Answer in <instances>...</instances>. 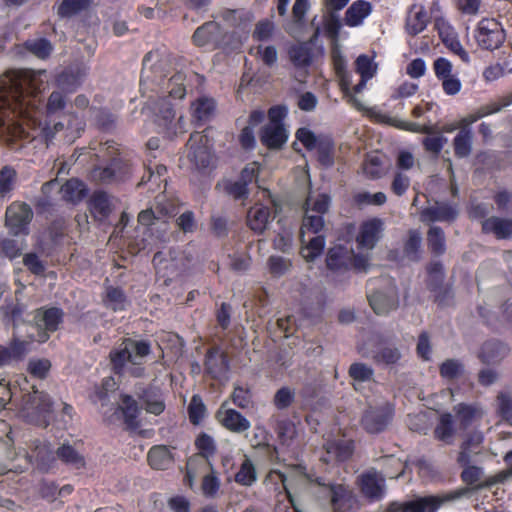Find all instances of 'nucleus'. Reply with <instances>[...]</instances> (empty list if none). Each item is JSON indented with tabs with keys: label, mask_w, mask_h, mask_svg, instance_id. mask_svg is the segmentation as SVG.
Returning <instances> with one entry per match:
<instances>
[{
	"label": "nucleus",
	"mask_w": 512,
	"mask_h": 512,
	"mask_svg": "<svg viewBox=\"0 0 512 512\" xmlns=\"http://www.w3.org/2000/svg\"><path fill=\"white\" fill-rule=\"evenodd\" d=\"M48 75L45 70H13L1 79L0 87V138L8 144L18 140L43 138L48 141L59 131L72 141L79 137L84 122L76 114H67V123L57 122L53 128L38 124V104L46 89Z\"/></svg>",
	"instance_id": "1"
},
{
	"label": "nucleus",
	"mask_w": 512,
	"mask_h": 512,
	"mask_svg": "<svg viewBox=\"0 0 512 512\" xmlns=\"http://www.w3.org/2000/svg\"><path fill=\"white\" fill-rule=\"evenodd\" d=\"M16 383L23 393L19 405V414L27 422L38 426H47L53 412V402L48 394L38 391L34 386L29 390L28 380L21 376Z\"/></svg>",
	"instance_id": "2"
},
{
	"label": "nucleus",
	"mask_w": 512,
	"mask_h": 512,
	"mask_svg": "<svg viewBox=\"0 0 512 512\" xmlns=\"http://www.w3.org/2000/svg\"><path fill=\"white\" fill-rule=\"evenodd\" d=\"M149 353V343L126 339L110 352V359L117 373H129L134 377H141L144 375L142 365Z\"/></svg>",
	"instance_id": "3"
},
{
	"label": "nucleus",
	"mask_w": 512,
	"mask_h": 512,
	"mask_svg": "<svg viewBox=\"0 0 512 512\" xmlns=\"http://www.w3.org/2000/svg\"><path fill=\"white\" fill-rule=\"evenodd\" d=\"M156 54L152 52L146 54L143 59L142 81L143 82H157L162 85L171 97L182 99L186 94V89L183 84L184 76L181 73L175 74L168 81L163 82L164 75L162 74L163 62L153 61Z\"/></svg>",
	"instance_id": "4"
},
{
	"label": "nucleus",
	"mask_w": 512,
	"mask_h": 512,
	"mask_svg": "<svg viewBox=\"0 0 512 512\" xmlns=\"http://www.w3.org/2000/svg\"><path fill=\"white\" fill-rule=\"evenodd\" d=\"M287 110L285 107L276 106L268 111L269 122L263 128L261 142L270 149L280 148L288 139V132L283 124Z\"/></svg>",
	"instance_id": "5"
},
{
	"label": "nucleus",
	"mask_w": 512,
	"mask_h": 512,
	"mask_svg": "<svg viewBox=\"0 0 512 512\" xmlns=\"http://www.w3.org/2000/svg\"><path fill=\"white\" fill-rule=\"evenodd\" d=\"M326 263L332 271L353 268L357 272H365L369 267V257L367 255H356L351 249L338 245L329 249Z\"/></svg>",
	"instance_id": "6"
},
{
	"label": "nucleus",
	"mask_w": 512,
	"mask_h": 512,
	"mask_svg": "<svg viewBox=\"0 0 512 512\" xmlns=\"http://www.w3.org/2000/svg\"><path fill=\"white\" fill-rule=\"evenodd\" d=\"M471 492L468 488L454 491L416 497L404 503V512H437L446 503L456 501Z\"/></svg>",
	"instance_id": "7"
},
{
	"label": "nucleus",
	"mask_w": 512,
	"mask_h": 512,
	"mask_svg": "<svg viewBox=\"0 0 512 512\" xmlns=\"http://www.w3.org/2000/svg\"><path fill=\"white\" fill-rule=\"evenodd\" d=\"M190 162L198 170L212 168L215 164V157L210 151L209 139L201 133L191 134L187 143Z\"/></svg>",
	"instance_id": "8"
},
{
	"label": "nucleus",
	"mask_w": 512,
	"mask_h": 512,
	"mask_svg": "<svg viewBox=\"0 0 512 512\" xmlns=\"http://www.w3.org/2000/svg\"><path fill=\"white\" fill-rule=\"evenodd\" d=\"M475 39L486 50L499 48L505 40V33L495 19H482L477 26Z\"/></svg>",
	"instance_id": "9"
},
{
	"label": "nucleus",
	"mask_w": 512,
	"mask_h": 512,
	"mask_svg": "<svg viewBox=\"0 0 512 512\" xmlns=\"http://www.w3.org/2000/svg\"><path fill=\"white\" fill-rule=\"evenodd\" d=\"M63 313L58 308L38 309L35 312L34 321L37 335L31 334L32 341L45 342L50 332L58 329L59 324L62 322ZM34 328V326H32Z\"/></svg>",
	"instance_id": "10"
},
{
	"label": "nucleus",
	"mask_w": 512,
	"mask_h": 512,
	"mask_svg": "<svg viewBox=\"0 0 512 512\" xmlns=\"http://www.w3.org/2000/svg\"><path fill=\"white\" fill-rule=\"evenodd\" d=\"M273 476H276L281 481L289 502L294 507L295 511L299 512L295 505L290 487L302 489L305 488L308 483L314 482V479L309 474H307L305 468L301 466L293 468L290 479H288V477L283 472L277 470L270 473V477ZM315 482L320 486L325 485L322 481H320V479H316Z\"/></svg>",
	"instance_id": "11"
},
{
	"label": "nucleus",
	"mask_w": 512,
	"mask_h": 512,
	"mask_svg": "<svg viewBox=\"0 0 512 512\" xmlns=\"http://www.w3.org/2000/svg\"><path fill=\"white\" fill-rule=\"evenodd\" d=\"M384 222L379 218H371L363 221L356 235V243L359 249L372 250L382 237Z\"/></svg>",
	"instance_id": "12"
},
{
	"label": "nucleus",
	"mask_w": 512,
	"mask_h": 512,
	"mask_svg": "<svg viewBox=\"0 0 512 512\" xmlns=\"http://www.w3.org/2000/svg\"><path fill=\"white\" fill-rule=\"evenodd\" d=\"M362 494L371 501L380 500L386 492L385 477L376 470H369L358 478Z\"/></svg>",
	"instance_id": "13"
},
{
	"label": "nucleus",
	"mask_w": 512,
	"mask_h": 512,
	"mask_svg": "<svg viewBox=\"0 0 512 512\" xmlns=\"http://www.w3.org/2000/svg\"><path fill=\"white\" fill-rule=\"evenodd\" d=\"M392 415L393 409L390 405L369 408L362 417V425L368 433H380L387 427Z\"/></svg>",
	"instance_id": "14"
},
{
	"label": "nucleus",
	"mask_w": 512,
	"mask_h": 512,
	"mask_svg": "<svg viewBox=\"0 0 512 512\" xmlns=\"http://www.w3.org/2000/svg\"><path fill=\"white\" fill-rule=\"evenodd\" d=\"M32 210L24 203H12L6 210V225L14 235L26 233Z\"/></svg>",
	"instance_id": "15"
},
{
	"label": "nucleus",
	"mask_w": 512,
	"mask_h": 512,
	"mask_svg": "<svg viewBox=\"0 0 512 512\" xmlns=\"http://www.w3.org/2000/svg\"><path fill=\"white\" fill-rule=\"evenodd\" d=\"M227 403L224 402L216 412V419L227 430L233 433H242L247 431L250 427V421L244 417L240 412L228 408Z\"/></svg>",
	"instance_id": "16"
},
{
	"label": "nucleus",
	"mask_w": 512,
	"mask_h": 512,
	"mask_svg": "<svg viewBox=\"0 0 512 512\" xmlns=\"http://www.w3.org/2000/svg\"><path fill=\"white\" fill-rule=\"evenodd\" d=\"M69 75L62 73L57 78L58 90H54L48 97L46 103V113L48 115H57L62 112L67 105V94L75 90V87L68 86Z\"/></svg>",
	"instance_id": "17"
},
{
	"label": "nucleus",
	"mask_w": 512,
	"mask_h": 512,
	"mask_svg": "<svg viewBox=\"0 0 512 512\" xmlns=\"http://www.w3.org/2000/svg\"><path fill=\"white\" fill-rule=\"evenodd\" d=\"M196 447L200 451L201 455L190 458L187 463V474L186 477L189 484L192 485L193 480L196 477L194 467L200 463L203 466H207L209 463L207 457L213 455L215 452V442L212 437L207 434H202L196 439Z\"/></svg>",
	"instance_id": "18"
},
{
	"label": "nucleus",
	"mask_w": 512,
	"mask_h": 512,
	"mask_svg": "<svg viewBox=\"0 0 512 512\" xmlns=\"http://www.w3.org/2000/svg\"><path fill=\"white\" fill-rule=\"evenodd\" d=\"M435 26L445 46L462 61L469 62V54L462 47L454 28L443 18L436 19Z\"/></svg>",
	"instance_id": "19"
},
{
	"label": "nucleus",
	"mask_w": 512,
	"mask_h": 512,
	"mask_svg": "<svg viewBox=\"0 0 512 512\" xmlns=\"http://www.w3.org/2000/svg\"><path fill=\"white\" fill-rule=\"evenodd\" d=\"M369 303L376 314H388L399 305L397 289L390 286L386 291H377L369 296Z\"/></svg>",
	"instance_id": "20"
},
{
	"label": "nucleus",
	"mask_w": 512,
	"mask_h": 512,
	"mask_svg": "<svg viewBox=\"0 0 512 512\" xmlns=\"http://www.w3.org/2000/svg\"><path fill=\"white\" fill-rule=\"evenodd\" d=\"M126 170L121 159H113L109 165L95 167L91 171V179L97 183H113L121 180Z\"/></svg>",
	"instance_id": "21"
},
{
	"label": "nucleus",
	"mask_w": 512,
	"mask_h": 512,
	"mask_svg": "<svg viewBox=\"0 0 512 512\" xmlns=\"http://www.w3.org/2000/svg\"><path fill=\"white\" fill-rule=\"evenodd\" d=\"M28 352L29 342L14 335L9 345L0 344V367L22 360Z\"/></svg>",
	"instance_id": "22"
},
{
	"label": "nucleus",
	"mask_w": 512,
	"mask_h": 512,
	"mask_svg": "<svg viewBox=\"0 0 512 512\" xmlns=\"http://www.w3.org/2000/svg\"><path fill=\"white\" fill-rule=\"evenodd\" d=\"M88 209L95 220L104 221L113 210L112 199L107 193L96 191L88 201Z\"/></svg>",
	"instance_id": "23"
},
{
	"label": "nucleus",
	"mask_w": 512,
	"mask_h": 512,
	"mask_svg": "<svg viewBox=\"0 0 512 512\" xmlns=\"http://www.w3.org/2000/svg\"><path fill=\"white\" fill-rule=\"evenodd\" d=\"M327 456L323 458L325 462L344 461L353 453L354 445L349 439L341 438L337 440H328L325 444Z\"/></svg>",
	"instance_id": "24"
},
{
	"label": "nucleus",
	"mask_w": 512,
	"mask_h": 512,
	"mask_svg": "<svg viewBox=\"0 0 512 512\" xmlns=\"http://www.w3.org/2000/svg\"><path fill=\"white\" fill-rule=\"evenodd\" d=\"M457 216V210L455 207L447 203L436 202L434 205L425 208L421 212V220L423 222H444L452 221Z\"/></svg>",
	"instance_id": "25"
},
{
	"label": "nucleus",
	"mask_w": 512,
	"mask_h": 512,
	"mask_svg": "<svg viewBox=\"0 0 512 512\" xmlns=\"http://www.w3.org/2000/svg\"><path fill=\"white\" fill-rule=\"evenodd\" d=\"M52 452L49 446L46 444H39L36 446L35 450L33 451V454L27 455L25 454L23 457H17L18 460H21L23 463L18 464L17 466H14L13 468H10L9 470H15L23 471L28 468L30 464L33 463V460L36 462V465L39 468H44L51 458Z\"/></svg>",
	"instance_id": "26"
},
{
	"label": "nucleus",
	"mask_w": 512,
	"mask_h": 512,
	"mask_svg": "<svg viewBox=\"0 0 512 512\" xmlns=\"http://www.w3.org/2000/svg\"><path fill=\"white\" fill-rule=\"evenodd\" d=\"M257 479L258 474L253 461L247 455H243L234 475L235 482L241 486L251 487Z\"/></svg>",
	"instance_id": "27"
},
{
	"label": "nucleus",
	"mask_w": 512,
	"mask_h": 512,
	"mask_svg": "<svg viewBox=\"0 0 512 512\" xmlns=\"http://www.w3.org/2000/svg\"><path fill=\"white\" fill-rule=\"evenodd\" d=\"M206 369L214 378L223 377L228 371L225 354L218 348L211 349L206 356Z\"/></svg>",
	"instance_id": "28"
},
{
	"label": "nucleus",
	"mask_w": 512,
	"mask_h": 512,
	"mask_svg": "<svg viewBox=\"0 0 512 512\" xmlns=\"http://www.w3.org/2000/svg\"><path fill=\"white\" fill-rule=\"evenodd\" d=\"M216 108L212 98L200 97L191 104V116L198 124H203L211 119Z\"/></svg>",
	"instance_id": "29"
},
{
	"label": "nucleus",
	"mask_w": 512,
	"mask_h": 512,
	"mask_svg": "<svg viewBox=\"0 0 512 512\" xmlns=\"http://www.w3.org/2000/svg\"><path fill=\"white\" fill-rule=\"evenodd\" d=\"M509 353V348L498 341H488L481 349L479 354L482 362L486 364H496L503 360Z\"/></svg>",
	"instance_id": "30"
},
{
	"label": "nucleus",
	"mask_w": 512,
	"mask_h": 512,
	"mask_svg": "<svg viewBox=\"0 0 512 512\" xmlns=\"http://www.w3.org/2000/svg\"><path fill=\"white\" fill-rule=\"evenodd\" d=\"M482 229L486 233L494 234L497 238H509L512 236V219L490 217L483 221Z\"/></svg>",
	"instance_id": "31"
},
{
	"label": "nucleus",
	"mask_w": 512,
	"mask_h": 512,
	"mask_svg": "<svg viewBox=\"0 0 512 512\" xmlns=\"http://www.w3.org/2000/svg\"><path fill=\"white\" fill-rule=\"evenodd\" d=\"M271 219L270 209L262 205L252 207L247 215L249 227L255 232H263Z\"/></svg>",
	"instance_id": "32"
},
{
	"label": "nucleus",
	"mask_w": 512,
	"mask_h": 512,
	"mask_svg": "<svg viewBox=\"0 0 512 512\" xmlns=\"http://www.w3.org/2000/svg\"><path fill=\"white\" fill-rule=\"evenodd\" d=\"M428 23V16L422 6H413L407 15L406 29L409 34L417 35L422 32Z\"/></svg>",
	"instance_id": "33"
},
{
	"label": "nucleus",
	"mask_w": 512,
	"mask_h": 512,
	"mask_svg": "<svg viewBox=\"0 0 512 512\" xmlns=\"http://www.w3.org/2000/svg\"><path fill=\"white\" fill-rule=\"evenodd\" d=\"M371 10V4L367 1L358 0L354 2L345 13L346 24L351 27L360 25L371 13Z\"/></svg>",
	"instance_id": "34"
},
{
	"label": "nucleus",
	"mask_w": 512,
	"mask_h": 512,
	"mask_svg": "<svg viewBox=\"0 0 512 512\" xmlns=\"http://www.w3.org/2000/svg\"><path fill=\"white\" fill-rule=\"evenodd\" d=\"M148 462L153 469H167L173 462L170 450L164 445L154 446L149 450Z\"/></svg>",
	"instance_id": "35"
},
{
	"label": "nucleus",
	"mask_w": 512,
	"mask_h": 512,
	"mask_svg": "<svg viewBox=\"0 0 512 512\" xmlns=\"http://www.w3.org/2000/svg\"><path fill=\"white\" fill-rule=\"evenodd\" d=\"M220 29L217 23L208 22L198 27L193 35V41L198 46L214 43L218 39Z\"/></svg>",
	"instance_id": "36"
},
{
	"label": "nucleus",
	"mask_w": 512,
	"mask_h": 512,
	"mask_svg": "<svg viewBox=\"0 0 512 512\" xmlns=\"http://www.w3.org/2000/svg\"><path fill=\"white\" fill-rule=\"evenodd\" d=\"M147 412L154 415L161 414L165 409V403L161 391L157 388H149L141 396Z\"/></svg>",
	"instance_id": "37"
},
{
	"label": "nucleus",
	"mask_w": 512,
	"mask_h": 512,
	"mask_svg": "<svg viewBox=\"0 0 512 512\" xmlns=\"http://www.w3.org/2000/svg\"><path fill=\"white\" fill-rule=\"evenodd\" d=\"M454 412L461 428L463 429L469 427L476 419L481 418L483 415L481 409L477 406L463 403L455 406Z\"/></svg>",
	"instance_id": "38"
},
{
	"label": "nucleus",
	"mask_w": 512,
	"mask_h": 512,
	"mask_svg": "<svg viewBox=\"0 0 512 512\" xmlns=\"http://www.w3.org/2000/svg\"><path fill=\"white\" fill-rule=\"evenodd\" d=\"M484 440V435L480 431L471 433L468 438L462 443L461 451L458 454L457 462L460 465H467L470 463L471 452L479 447Z\"/></svg>",
	"instance_id": "39"
},
{
	"label": "nucleus",
	"mask_w": 512,
	"mask_h": 512,
	"mask_svg": "<svg viewBox=\"0 0 512 512\" xmlns=\"http://www.w3.org/2000/svg\"><path fill=\"white\" fill-rule=\"evenodd\" d=\"M325 248V238L323 236H315L307 243L302 241L300 254L306 262H313L322 255Z\"/></svg>",
	"instance_id": "40"
},
{
	"label": "nucleus",
	"mask_w": 512,
	"mask_h": 512,
	"mask_svg": "<svg viewBox=\"0 0 512 512\" xmlns=\"http://www.w3.org/2000/svg\"><path fill=\"white\" fill-rule=\"evenodd\" d=\"M85 194V184L77 179H70L61 187L62 198L71 203L81 201Z\"/></svg>",
	"instance_id": "41"
},
{
	"label": "nucleus",
	"mask_w": 512,
	"mask_h": 512,
	"mask_svg": "<svg viewBox=\"0 0 512 512\" xmlns=\"http://www.w3.org/2000/svg\"><path fill=\"white\" fill-rule=\"evenodd\" d=\"M454 434L455 428L452 415L450 413L442 414L434 430L435 438L449 444L452 442Z\"/></svg>",
	"instance_id": "42"
},
{
	"label": "nucleus",
	"mask_w": 512,
	"mask_h": 512,
	"mask_svg": "<svg viewBox=\"0 0 512 512\" xmlns=\"http://www.w3.org/2000/svg\"><path fill=\"white\" fill-rule=\"evenodd\" d=\"M289 57L297 68H306L312 63V50L309 44H299L289 49Z\"/></svg>",
	"instance_id": "43"
},
{
	"label": "nucleus",
	"mask_w": 512,
	"mask_h": 512,
	"mask_svg": "<svg viewBox=\"0 0 512 512\" xmlns=\"http://www.w3.org/2000/svg\"><path fill=\"white\" fill-rule=\"evenodd\" d=\"M455 155L464 158L470 155L472 150V131L462 128L453 140Z\"/></svg>",
	"instance_id": "44"
},
{
	"label": "nucleus",
	"mask_w": 512,
	"mask_h": 512,
	"mask_svg": "<svg viewBox=\"0 0 512 512\" xmlns=\"http://www.w3.org/2000/svg\"><path fill=\"white\" fill-rule=\"evenodd\" d=\"M121 409L127 426L133 429L137 428L139 425L137 418L140 413L137 402L129 395H123Z\"/></svg>",
	"instance_id": "45"
},
{
	"label": "nucleus",
	"mask_w": 512,
	"mask_h": 512,
	"mask_svg": "<svg viewBox=\"0 0 512 512\" xmlns=\"http://www.w3.org/2000/svg\"><path fill=\"white\" fill-rule=\"evenodd\" d=\"M330 198L326 194L313 195L309 193L305 202V212L324 215L329 208Z\"/></svg>",
	"instance_id": "46"
},
{
	"label": "nucleus",
	"mask_w": 512,
	"mask_h": 512,
	"mask_svg": "<svg viewBox=\"0 0 512 512\" xmlns=\"http://www.w3.org/2000/svg\"><path fill=\"white\" fill-rule=\"evenodd\" d=\"M57 456L66 464L73 466L76 469L82 468L85 465V460L72 446L63 444L57 449Z\"/></svg>",
	"instance_id": "47"
},
{
	"label": "nucleus",
	"mask_w": 512,
	"mask_h": 512,
	"mask_svg": "<svg viewBox=\"0 0 512 512\" xmlns=\"http://www.w3.org/2000/svg\"><path fill=\"white\" fill-rule=\"evenodd\" d=\"M147 108L155 113L156 121L159 125L166 127L174 118V111L171 104L164 99L160 103L149 104Z\"/></svg>",
	"instance_id": "48"
},
{
	"label": "nucleus",
	"mask_w": 512,
	"mask_h": 512,
	"mask_svg": "<svg viewBox=\"0 0 512 512\" xmlns=\"http://www.w3.org/2000/svg\"><path fill=\"white\" fill-rule=\"evenodd\" d=\"M324 226L323 215L305 212V217L300 230L301 241L304 242V237L307 233H318Z\"/></svg>",
	"instance_id": "49"
},
{
	"label": "nucleus",
	"mask_w": 512,
	"mask_h": 512,
	"mask_svg": "<svg viewBox=\"0 0 512 512\" xmlns=\"http://www.w3.org/2000/svg\"><path fill=\"white\" fill-rule=\"evenodd\" d=\"M440 375L445 380H456L464 374V365L456 359L444 361L439 368Z\"/></svg>",
	"instance_id": "50"
},
{
	"label": "nucleus",
	"mask_w": 512,
	"mask_h": 512,
	"mask_svg": "<svg viewBox=\"0 0 512 512\" xmlns=\"http://www.w3.org/2000/svg\"><path fill=\"white\" fill-rule=\"evenodd\" d=\"M331 492V502L334 512H340L343 503L349 501L352 497L351 490L343 484L329 485Z\"/></svg>",
	"instance_id": "51"
},
{
	"label": "nucleus",
	"mask_w": 512,
	"mask_h": 512,
	"mask_svg": "<svg viewBox=\"0 0 512 512\" xmlns=\"http://www.w3.org/2000/svg\"><path fill=\"white\" fill-rule=\"evenodd\" d=\"M16 171L9 166H4L0 170V197L8 196L14 189L16 181Z\"/></svg>",
	"instance_id": "52"
},
{
	"label": "nucleus",
	"mask_w": 512,
	"mask_h": 512,
	"mask_svg": "<svg viewBox=\"0 0 512 512\" xmlns=\"http://www.w3.org/2000/svg\"><path fill=\"white\" fill-rule=\"evenodd\" d=\"M104 302L107 307L114 311L124 310L127 306V300L123 292L114 287H109L107 289Z\"/></svg>",
	"instance_id": "53"
},
{
	"label": "nucleus",
	"mask_w": 512,
	"mask_h": 512,
	"mask_svg": "<svg viewBox=\"0 0 512 512\" xmlns=\"http://www.w3.org/2000/svg\"><path fill=\"white\" fill-rule=\"evenodd\" d=\"M509 103L510 102H506L502 106H500L498 104H491L489 106L482 107L477 112L469 114V115L465 116L464 118H462L459 122V126H462V128H466V126L473 124L474 122L478 121L482 117L500 111L503 106H507V105H509Z\"/></svg>",
	"instance_id": "54"
},
{
	"label": "nucleus",
	"mask_w": 512,
	"mask_h": 512,
	"mask_svg": "<svg viewBox=\"0 0 512 512\" xmlns=\"http://www.w3.org/2000/svg\"><path fill=\"white\" fill-rule=\"evenodd\" d=\"M401 358V353L398 348L394 346H383L373 355V359L376 362L384 364H395Z\"/></svg>",
	"instance_id": "55"
},
{
	"label": "nucleus",
	"mask_w": 512,
	"mask_h": 512,
	"mask_svg": "<svg viewBox=\"0 0 512 512\" xmlns=\"http://www.w3.org/2000/svg\"><path fill=\"white\" fill-rule=\"evenodd\" d=\"M428 245L436 254H442L445 251V236L441 228L433 226L428 231Z\"/></svg>",
	"instance_id": "56"
},
{
	"label": "nucleus",
	"mask_w": 512,
	"mask_h": 512,
	"mask_svg": "<svg viewBox=\"0 0 512 512\" xmlns=\"http://www.w3.org/2000/svg\"><path fill=\"white\" fill-rule=\"evenodd\" d=\"M88 0H63L58 7L61 17H70L88 7Z\"/></svg>",
	"instance_id": "57"
},
{
	"label": "nucleus",
	"mask_w": 512,
	"mask_h": 512,
	"mask_svg": "<svg viewBox=\"0 0 512 512\" xmlns=\"http://www.w3.org/2000/svg\"><path fill=\"white\" fill-rule=\"evenodd\" d=\"M356 72L364 80H370L376 73L377 66L367 55H360L356 61Z\"/></svg>",
	"instance_id": "58"
},
{
	"label": "nucleus",
	"mask_w": 512,
	"mask_h": 512,
	"mask_svg": "<svg viewBox=\"0 0 512 512\" xmlns=\"http://www.w3.org/2000/svg\"><path fill=\"white\" fill-rule=\"evenodd\" d=\"M318 161L323 166H331L333 164V144L328 139H322L314 148Z\"/></svg>",
	"instance_id": "59"
},
{
	"label": "nucleus",
	"mask_w": 512,
	"mask_h": 512,
	"mask_svg": "<svg viewBox=\"0 0 512 512\" xmlns=\"http://www.w3.org/2000/svg\"><path fill=\"white\" fill-rule=\"evenodd\" d=\"M252 51H255V56L267 66H273L277 62L278 53L273 45H258Z\"/></svg>",
	"instance_id": "60"
},
{
	"label": "nucleus",
	"mask_w": 512,
	"mask_h": 512,
	"mask_svg": "<svg viewBox=\"0 0 512 512\" xmlns=\"http://www.w3.org/2000/svg\"><path fill=\"white\" fill-rule=\"evenodd\" d=\"M51 368V363L48 359L32 358L28 362L29 373L39 379L45 378Z\"/></svg>",
	"instance_id": "61"
},
{
	"label": "nucleus",
	"mask_w": 512,
	"mask_h": 512,
	"mask_svg": "<svg viewBox=\"0 0 512 512\" xmlns=\"http://www.w3.org/2000/svg\"><path fill=\"white\" fill-rule=\"evenodd\" d=\"M291 266V261L281 256H271L268 259L269 271L276 277H280L286 274L290 270Z\"/></svg>",
	"instance_id": "62"
},
{
	"label": "nucleus",
	"mask_w": 512,
	"mask_h": 512,
	"mask_svg": "<svg viewBox=\"0 0 512 512\" xmlns=\"http://www.w3.org/2000/svg\"><path fill=\"white\" fill-rule=\"evenodd\" d=\"M373 374V369L363 363H354L349 368L350 377L358 383L370 381Z\"/></svg>",
	"instance_id": "63"
},
{
	"label": "nucleus",
	"mask_w": 512,
	"mask_h": 512,
	"mask_svg": "<svg viewBox=\"0 0 512 512\" xmlns=\"http://www.w3.org/2000/svg\"><path fill=\"white\" fill-rule=\"evenodd\" d=\"M28 50L41 59L47 58L52 52V45L47 39H37L26 43Z\"/></svg>",
	"instance_id": "64"
}]
</instances>
